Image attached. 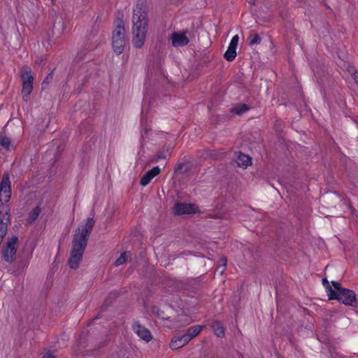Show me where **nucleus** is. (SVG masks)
Segmentation results:
<instances>
[{"label":"nucleus","mask_w":358,"mask_h":358,"mask_svg":"<svg viewBox=\"0 0 358 358\" xmlns=\"http://www.w3.org/2000/svg\"><path fill=\"white\" fill-rule=\"evenodd\" d=\"M94 224V218L88 217L85 224L80 225L75 230L72 239L70 257L68 261L69 266L71 268L76 269L78 268Z\"/></svg>","instance_id":"f257e3e1"},{"label":"nucleus","mask_w":358,"mask_h":358,"mask_svg":"<svg viewBox=\"0 0 358 358\" xmlns=\"http://www.w3.org/2000/svg\"><path fill=\"white\" fill-rule=\"evenodd\" d=\"M148 8L146 0H138L133 9V39L136 48H141L145 41L149 26Z\"/></svg>","instance_id":"f03ea898"},{"label":"nucleus","mask_w":358,"mask_h":358,"mask_svg":"<svg viewBox=\"0 0 358 358\" xmlns=\"http://www.w3.org/2000/svg\"><path fill=\"white\" fill-rule=\"evenodd\" d=\"M329 299L337 300L346 306L355 308L358 305L355 292L346 288L341 289V292H334Z\"/></svg>","instance_id":"7ed1b4c3"},{"label":"nucleus","mask_w":358,"mask_h":358,"mask_svg":"<svg viewBox=\"0 0 358 358\" xmlns=\"http://www.w3.org/2000/svg\"><path fill=\"white\" fill-rule=\"evenodd\" d=\"M18 242V237L13 236L7 239V242L3 245L2 248V257L9 263H12L14 260V256L16 255L17 250L15 245Z\"/></svg>","instance_id":"20e7f679"},{"label":"nucleus","mask_w":358,"mask_h":358,"mask_svg":"<svg viewBox=\"0 0 358 358\" xmlns=\"http://www.w3.org/2000/svg\"><path fill=\"white\" fill-rule=\"evenodd\" d=\"M21 79L22 81V94L23 99L27 101L33 90L34 77L31 75V71L22 70L21 72Z\"/></svg>","instance_id":"39448f33"},{"label":"nucleus","mask_w":358,"mask_h":358,"mask_svg":"<svg viewBox=\"0 0 358 358\" xmlns=\"http://www.w3.org/2000/svg\"><path fill=\"white\" fill-rule=\"evenodd\" d=\"M11 196V185L10 176L8 173H4L0 182V201L6 203Z\"/></svg>","instance_id":"423d86ee"},{"label":"nucleus","mask_w":358,"mask_h":358,"mask_svg":"<svg viewBox=\"0 0 358 358\" xmlns=\"http://www.w3.org/2000/svg\"><path fill=\"white\" fill-rule=\"evenodd\" d=\"M175 215H189L199 213L198 206L194 203H187L176 201L173 208Z\"/></svg>","instance_id":"0eeeda50"},{"label":"nucleus","mask_w":358,"mask_h":358,"mask_svg":"<svg viewBox=\"0 0 358 358\" xmlns=\"http://www.w3.org/2000/svg\"><path fill=\"white\" fill-rule=\"evenodd\" d=\"M116 27L113 31L112 39L125 40V28L123 21V14L118 12L115 21Z\"/></svg>","instance_id":"6e6552de"},{"label":"nucleus","mask_w":358,"mask_h":358,"mask_svg":"<svg viewBox=\"0 0 358 358\" xmlns=\"http://www.w3.org/2000/svg\"><path fill=\"white\" fill-rule=\"evenodd\" d=\"M134 331L143 341L149 342L152 339L150 331L145 327L141 325L139 322H135L132 325Z\"/></svg>","instance_id":"1a4fd4ad"},{"label":"nucleus","mask_w":358,"mask_h":358,"mask_svg":"<svg viewBox=\"0 0 358 358\" xmlns=\"http://www.w3.org/2000/svg\"><path fill=\"white\" fill-rule=\"evenodd\" d=\"M189 42L185 32H174L171 36V43L173 47L185 46Z\"/></svg>","instance_id":"9d476101"},{"label":"nucleus","mask_w":358,"mask_h":358,"mask_svg":"<svg viewBox=\"0 0 358 358\" xmlns=\"http://www.w3.org/2000/svg\"><path fill=\"white\" fill-rule=\"evenodd\" d=\"M160 171L161 169L158 166H155L150 170L148 171L141 178V185L145 187L148 185L154 177L160 173Z\"/></svg>","instance_id":"9b49d317"},{"label":"nucleus","mask_w":358,"mask_h":358,"mask_svg":"<svg viewBox=\"0 0 358 358\" xmlns=\"http://www.w3.org/2000/svg\"><path fill=\"white\" fill-rule=\"evenodd\" d=\"M185 334L174 337L170 343V348L172 350H178L185 346L189 342Z\"/></svg>","instance_id":"f8f14e48"},{"label":"nucleus","mask_w":358,"mask_h":358,"mask_svg":"<svg viewBox=\"0 0 358 358\" xmlns=\"http://www.w3.org/2000/svg\"><path fill=\"white\" fill-rule=\"evenodd\" d=\"M225 153L226 152L222 148L219 150L208 149L204 150L203 155L206 158L218 160L223 158Z\"/></svg>","instance_id":"ddd939ff"},{"label":"nucleus","mask_w":358,"mask_h":358,"mask_svg":"<svg viewBox=\"0 0 358 358\" xmlns=\"http://www.w3.org/2000/svg\"><path fill=\"white\" fill-rule=\"evenodd\" d=\"M120 296V292L117 290L112 291L109 293L108 297L106 299L104 303L101 306V311H105L108 306H109L113 301Z\"/></svg>","instance_id":"4468645a"},{"label":"nucleus","mask_w":358,"mask_h":358,"mask_svg":"<svg viewBox=\"0 0 358 358\" xmlns=\"http://www.w3.org/2000/svg\"><path fill=\"white\" fill-rule=\"evenodd\" d=\"M211 327L213 329L215 334L220 337L223 338L225 335V328L222 323L220 321H214L211 324Z\"/></svg>","instance_id":"2eb2a0df"},{"label":"nucleus","mask_w":358,"mask_h":358,"mask_svg":"<svg viewBox=\"0 0 358 358\" xmlns=\"http://www.w3.org/2000/svg\"><path fill=\"white\" fill-rule=\"evenodd\" d=\"M204 326L194 325L189 327L187 330V333L185 334V336L187 337L188 341H190L192 338L198 336Z\"/></svg>","instance_id":"dca6fc26"},{"label":"nucleus","mask_w":358,"mask_h":358,"mask_svg":"<svg viewBox=\"0 0 358 358\" xmlns=\"http://www.w3.org/2000/svg\"><path fill=\"white\" fill-rule=\"evenodd\" d=\"M112 46L113 51L117 55H120L124 51L125 46V40L112 39Z\"/></svg>","instance_id":"f3484780"},{"label":"nucleus","mask_w":358,"mask_h":358,"mask_svg":"<svg viewBox=\"0 0 358 358\" xmlns=\"http://www.w3.org/2000/svg\"><path fill=\"white\" fill-rule=\"evenodd\" d=\"M171 152L172 148L171 147H163V148L157 152L156 158L154 159L152 162H157L159 159H166L168 157L171 155Z\"/></svg>","instance_id":"a211bd4d"},{"label":"nucleus","mask_w":358,"mask_h":358,"mask_svg":"<svg viewBox=\"0 0 358 358\" xmlns=\"http://www.w3.org/2000/svg\"><path fill=\"white\" fill-rule=\"evenodd\" d=\"M250 161L251 158L248 155L240 152L239 155L237 156L235 162L239 167H247L250 164Z\"/></svg>","instance_id":"6ab92c4d"},{"label":"nucleus","mask_w":358,"mask_h":358,"mask_svg":"<svg viewBox=\"0 0 358 358\" xmlns=\"http://www.w3.org/2000/svg\"><path fill=\"white\" fill-rule=\"evenodd\" d=\"M236 48L229 45L224 54V58L228 62H232L236 57Z\"/></svg>","instance_id":"aec40b11"},{"label":"nucleus","mask_w":358,"mask_h":358,"mask_svg":"<svg viewBox=\"0 0 358 358\" xmlns=\"http://www.w3.org/2000/svg\"><path fill=\"white\" fill-rule=\"evenodd\" d=\"M250 109V106L246 103H238L233 108H231V111L237 115H242Z\"/></svg>","instance_id":"412c9836"},{"label":"nucleus","mask_w":358,"mask_h":358,"mask_svg":"<svg viewBox=\"0 0 358 358\" xmlns=\"http://www.w3.org/2000/svg\"><path fill=\"white\" fill-rule=\"evenodd\" d=\"M41 210L39 206L35 207L28 215L27 221L29 223L34 222L38 217Z\"/></svg>","instance_id":"4be33fe9"},{"label":"nucleus","mask_w":358,"mask_h":358,"mask_svg":"<svg viewBox=\"0 0 358 358\" xmlns=\"http://www.w3.org/2000/svg\"><path fill=\"white\" fill-rule=\"evenodd\" d=\"M190 169V167L187 163H180L178 164L175 168L174 173H185L188 172Z\"/></svg>","instance_id":"5701e85b"},{"label":"nucleus","mask_w":358,"mask_h":358,"mask_svg":"<svg viewBox=\"0 0 358 358\" xmlns=\"http://www.w3.org/2000/svg\"><path fill=\"white\" fill-rule=\"evenodd\" d=\"M99 24H94L92 27V29L90 32V34H88L87 36V38L89 41H93L96 36H97L99 32Z\"/></svg>","instance_id":"b1692460"},{"label":"nucleus","mask_w":358,"mask_h":358,"mask_svg":"<svg viewBox=\"0 0 358 358\" xmlns=\"http://www.w3.org/2000/svg\"><path fill=\"white\" fill-rule=\"evenodd\" d=\"M250 40L249 42V45L252 46L255 44H259L262 41V38L259 36L258 34L251 31L250 36Z\"/></svg>","instance_id":"393cba45"},{"label":"nucleus","mask_w":358,"mask_h":358,"mask_svg":"<svg viewBox=\"0 0 358 358\" xmlns=\"http://www.w3.org/2000/svg\"><path fill=\"white\" fill-rule=\"evenodd\" d=\"M0 145L8 150L10 145V140L6 135L0 134Z\"/></svg>","instance_id":"a878e982"},{"label":"nucleus","mask_w":358,"mask_h":358,"mask_svg":"<svg viewBox=\"0 0 358 358\" xmlns=\"http://www.w3.org/2000/svg\"><path fill=\"white\" fill-rule=\"evenodd\" d=\"M322 285L324 286L326 291L327 292V295L329 296V299L331 298V296L334 293V289L331 287V286L329 284V282L327 280V278H322Z\"/></svg>","instance_id":"bb28decb"},{"label":"nucleus","mask_w":358,"mask_h":358,"mask_svg":"<svg viewBox=\"0 0 358 358\" xmlns=\"http://www.w3.org/2000/svg\"><path fill=\"white\" fill-rule=\"evenodd\" d=\"M87 341V334L83 331L77 339V345L79 347H85V344Z\"/></svg>","instance_id":"cd10ccee"},{"label":"nucleus","mask_w":358,"mask_h":358,"mask_svg":"<svg viewBox=\"0 0 358 358\" xmlns=\"http://www.w3.org/2000/svg\"><path fill=\"white\" fill-rule=\"evenodd\" d=\"M152 311L153 313L156 314L158 317L163 320H169V317L165 315L164 312L160 310L157 306H153L152 308Z\"/></svg>","instance_id":"c85d7f7f"},{"label":"nucleus","mask_w":358,"mask_h":358,"mask_svg":"<svg viewBox=\"0 0 358 358\" xmlns=\"http://www.w3.org/2000/svg\"><path fill=\"white\" fill-rule=\"evenodd\" d=\"M7 234V222H3V220L0 221V239L3 240Z\"/></svg>","instance_id":"c756f323"},{"label":"nucleus","mask_w":358,"mask_h":358,"mask_svg":"<svg viewBox=\"0 0 358 358\" xmlns=\"http://www.w3.org/2000/svg\"><path fill=\"white\" fill-rule=\"evenodd\" d=\"M127 253L130 254L129 252H123L122 254H121V255L119 257V258H117L116 259V261L115 262V265L117 266H120V265H122L123 264H124L127 261L126 256H127Z\"/></svg>","instance_id":"7c9ffc66"},{"label":"nucleus","mask_w":358,"mask_h":358,"mask_svg":"<svg viewBox=\"0 0 358 358\" xmlns=\"http://www.w3.org/2000/svg\"><path fill=\"white\" fill-rule=\"evenodd\" d=\"M52 78H53L52 73H49L45 77V78L43 80L42 85H41V88L43 90H45L48 87V84L52 80Z\"/></svg>","instance_id":"2f4dec72"},{"label":"nucleus","mask_w":358,"mask_h":358,"mask_svg":"<svg viewBox=\"0 0 358 358\" xmlns=\"http://www.w3.org/2000/svg\"><path fill=\"white\" fill-rule=\"evenodd\" d=\"M331 284L334 286V292H341V289L344 288L341 287V284L336 281H331Z\"/></svg>","instance_id":"473e14b6"},{"label":"nucleus","mask_w":358,"mask_h":358,"mask_svg":"<svg viewBox=\"0 0 358 358\" xmlns=\"http://www.w3.org/2000/svg\"><path fill=\"white\" fill-rule=\"evenodd\" d=\"M239 37L238 35H235L231 40V42L229 43V45L234 46L235 48H237L238 43Z\"/></svg>","instance_id":"72a5a7b5"},{"label":"nucleus","mask_w":358,"mask_h":358,"mask_svg":"<svg viewBox=\"0 0 358 358\" xmlns=\"http://www.w3.org/2000/svg\"><path fill=\"white\" fill-rule=\"evenodd\" d=\"M221 265L220 266V267H222V270L221 271V273H222L225 268H226V266H227V259L225 257H222L221 259Z\"/></svg>","instance_id":"f704fd0d"},{"label":"nucleus","mask_w":358,"mask_h":358,"mask_svg":"<svg viewBox=\"0 0 358 358\" xmlns=\"http://www.w3.org/2000/svg\"><path fill=\"white\" fill-rule=\"evenodd\" d=\"M6 208L7 209H6V210L5 212V214H4L3 217H5V216L7 217V218H6L7 222H6L8 223V222H10V208H9L8 206H6Z\"/></svg>","instance_id":"c9c22d12"},{"label":"nucleus","mask_w":358,"mask_h":358,"mask_svg":"<svg viewBox=\"0 0 358 358\" xmlns=\"http://www.w3.org/2000/svg\"><path fill=\"white\" fill-rule=\"evenodd\" d=\"M42 358H55V356L50 351L45 352Z\"/></svg>","instance_id":"e433bc0d"},{"label":"nucleus","mask_w":358,"mask_h":358,"mask_svg":"<svg viewBox=\"0 0 358 358\" xmlns=\"http://www.w3.org/2000/svg\"><path fill=\"white\" fill-rule=\"evenodd\" d=\"M352 77L354 79V80H355V83L357 84V85H358V72H355L352 75Z\"/></svg>","instance_id":"4c0bfd02"},{"label":"nucleus","mask_w":358,"mask_h":358,"mask_svg":"<svg viewBox=\"0 0 358 358\" xmlns=\"http://www.w3.org/2000/svg\"><path fill=\"white\" fill-rule=\"evenodd\" d=\"M247 1L250 4H252V5L255 4V0H247Z\"/></svg>","instance_id":"58836bf2"},{"label":"nucleus","mask_w":358,"mask_h":358,"mask_svg":"<svg viewBox=\"0 0 358 358\" xmlns=\"http://www.w3.org/2000/svg\"><path fill=\"white\" fill-rule=\"evenodd\" d=\"M100 317H101V316H100V314L97 315L96 317H94L92 320V321H91L89 324H90L92 321H94V320H96V319L99 318Z\"/></svg>","instance_id":"ea45409f"},{"label":"nucleus","mask_w":358,"mask_h":358,"mask_svg":"<svg viewBox=\"0 0 358 358\" xmlns=\"http://www.w3.org/2000/svg\"><path fill=\"white\" fill-rule=\"evenodd\" d=\"M56 0H52V2H55Z\"/></svg>","instance_id":"a19ab883"},{"label":"nucleus","mask_w":358,"mask_h":358,"mask_svg":"<svg viewBox=\"0 0 358 358\" xmlns=\"http://www.w3.org/2000/svg\"><path fill=\"white\" fill-rule=\"evenodd\" d=\"M127 358H129V357Z\"/></svg>","instance_id":"79ce46f5"},{"label":"nucleus","mask_w":358,"mask_h":358,"mask_svg":"<svg viewBox=\"0 0 358 358\" xmlns=\"http://www.w3.org/2000/svg\"><path fill=\"white\" fill-rule=\"evenodd\" d=\"M357 87H358V85H357Z\"/></svg>","instance_id":"37998d69"}]
</instances>
